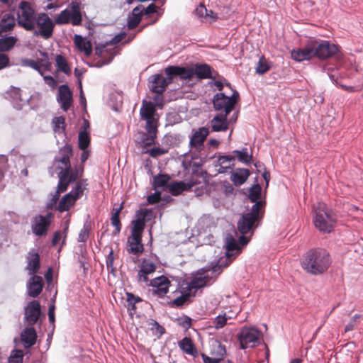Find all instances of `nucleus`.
<instances>
[{
    "instance_id": "4468645a",
    "label": "nucleus",
    "mask_w": 363,
    "mask_h": 363,
    "mask_svg": "<svg viewBox=\"0 0 363 363\" xmlns=\"http://www.w3.org/2000/svg\"><path fill=\"white\" fill-rule=\"evenodd\" d=\"M50 225V221L44 218V216L40 214L35 216L31 220L32 233L38 237L45 236Z\"/></svg>"
},
{
    "instance_id": "c756f323",
    "label": "nucleus",
    "mask_w": 363,
    "mask_h": 363,
    "mask_svg": "<svg viewBox=\"0 0 363 363\" xmlns=\"http://www.w3.org/2000/svg\"><path fill=\"white\" fill-rule=\"evenodd\" d=\"M141 240L142 238L136 235L128 238V243L129 247L128 248V252L136 256L140 255L144 250Z\"/></svg>"
},
{
    "instance_id": "a19ab883",
    "label": "nucleus",
    "mask_w": 363,
    "mask_h": 363,
    "mask_svg": "<svg viewBox=\"0 0 363 363\" xmlns=\"http://www.w3.org/2000/svg\"><path fill=\"white\" fill-rule=\"evenodd\" d=\"M87 180L82 179L79 180L76 183L75 187L70 191L72 192V196L76 200L79 199L84 193V191L86 189Z\"/></svg>"
},
{
    "instance_id": "f257e3e1",
    "label": "nucleus",
    "mask_w": 363,
    "mask_h": 363,
    "mask_svg": "<svg viewBox=\"0 0 363 363\" xmlns=\"http://www.w3.org/2000/svg\"><path fill=\"white\" fill-rule=\"evenodd\" d=\"M260 203H256L251 207L250 211L242 216L238 222V230L240 235L236 239L233 234L228 233L225 237V245L226 250L225 255L229 259L240 253L243 247L249 242L255 229L259 225L263 218L264 213L259 212Z\"/></svg>"
},
{
    "instance_id": "4c0bfd02",
    "label": "nucleus",
    "mask_w": 363,
    "mask_h": 363,
    "mask_svg": "<svg viewBox=\"0 0 363 363\" xmlns=\"http://www.w3.org/2000/svg\"><path fill=\"white\" fill-rule=\"evenodd\" d=\"M181 296L169 302V306L172 308L182 307L191 296L190 291L187 289H182Z\"/></svg>"
},
{
    "instance_id": "c9c22d12",
    "label": "nucleus",
    "mask_w": 363,
    "mask_h": 363,
    "mask_svg": "<svg viewBox=\"0 0 363 363\" xmlns=\"http://www.w3.org/2000/svg\"><path fill=\"white\" fill-rule=\"evenodd\" d=\"M232 154L235 155V158L237 157L240 162L245 165H249L252 162V155L249 154L247 147H243L240 150H233Z\"/></svg>"
},
{
    "instance_id": "473e14b6",
    "label": "nucleus",
    "mask_w": 363,
    "mask_h": 363,
    "mask_svg": "<svg viewBox=\"0 0 363 363\" xmlns=\"http://www.w3.org/2000/svg\"><path fill=\"white\" fill-rule=\"evenodd\" d=\"M147 133H143L141 138V143L145 146H150L155 144L157 138V126L145 127Z\"/></svg>"
},
{
    "instance_id": "9d476101",
    "label": "nucleus",
    "mask_w": 363,
    "mask_h": 363,
    "mask_svg": "<svg viewBox=\"0 0 363 363\" xmlns=\"http://www.w3.org/2000/svg\"><path fill=\"white\" fill-rule=\"evenodd\" d=\"M41 315L40 302L37 300L30 301L24 308V320L28 326H33Z\"/></svg>"
},
{
    "instance_id": "13d9d810",
    "label": "nucleus",
    "mask_w": 363,
    "mask_h": 363,
    "mask_svg": "<svg viewBox=\"0 0 363 363\" xmlns=\"http://www.w3.org/2000/svg\"><path fill=\"white\" fill-rule=\"evenodd\" d=\"M8 158L4 155H0V182L4 177L5 173L8 170Z\"/></svg>"
},
{
    "instance_id": "a878e982",
    "label": "nucleus",
    "mask_w": 363,
    "mask_h": 363,
    "mask_svg": "<svg viewBox=\"0 0 363 363\" xmlns=\"http://www.w3.org/2000/svg\"><path fill=\"white\" fill-rule=\"evenodd\" d=\"M21 337L24 347L28 348L35 344L37 334L33 326H28L22 331Z\"/></svg>"
},
{
    "instance_id": "0eeeda50",
    "label": "nucleus",
    "mask_w": 363,
    "mask_h": 363,
    "mask_svg": "<svg viewBox=\"0 0 363 363\" xmlns=\"http://www.w3.org/2000/svg\"><path fill=\"white\" fill-rule=\"evenodd\" d=\"M33 24L34 30L30 32L33 33L34 36H40L45 40L52 37L55 23L46 13H37Z\"/></svg>"
},
{
    "instance_id": "7c9ffc66",
    "label": "nucleus",
    "mask_w": 363,
    "mask_h": 363,
    "mask_svg": "<svg viewBox=\"0 0 363 363\" xmlns=\"http://www.w3.org/2000/svg\"><path fill=\"white\" fill-rule=\"evenodd\" d=\"M16 18L13 14L6 13L0 21V35L3 33L11 31L16 26Z\"/></svg>"
},
{
    "instance_id": "f8f14e48",
    "label": "nucleus",
    "mask_w": 363,
    "mask_h": 363,
    "mask_svg": "<svg viewBox=\"0 0 363 363\" xmlns=\"http://www.w3.org/2000/svg\"><path fill=\"white\" fill-rule=\"evenodd\" d=\"M172 83L171 77L164 78L161 74H155L148 79V87L155 94H163L167 86Z\"/></svg>"
},
{
    "instance_id": "49530a36",
    "label": "nucleus",
    "mask_w": 363,
    "mask_h": 363,
    "mask_svg": "<svg viewBox=\"0 0 363 363\" xmlns=\"http://www.w3.org/2000/svg\"><path fill=\"white\" fill-rule=\"evenodd\" d=\"M148 325L150 327V330L155 335L160 337L165 333L164 328L160 325L159 323L154 319H150L148 320Z\"/></svg>"
},
{
    "instance_id": "09e8293b",
    "label": "nucleus",
    "mask_w": 363,
    "mask_h": 363,
    "mask_svg": "<svg viewBox=\"0 0 363 363\" xmlns=\"http://www.w3.org/2000/svg\"><path fill=\"white\" fill-rule=\"evenodd\" d=\"M91 230V223L88 221L84 223L82 229L79 233L77 241L79 242H85L89 237V231Z\"/></svg>"
},
{
    "instance_id": "b1692460",
    "label": "nucleus",
    "mask_w": 363,
    "mask_h": 363,
    "mask_svg": "<svg viewBox=\"0 0 363 363\" xmlns=\"http://www.w3.org/2000/svg\"><path fill=\"white\" fill-rule=\"evenodd\" d=\"M225 113L216 114L210 121L212 132H223L228 129L229 121Z\"/></svg>"
},
{
    "instance_id": "f3484780",
    "label": "nucleus",
    "mask_w": 363,
    "mask_h": 363,
    "mask_svg": "<svg viewBox=\"0 0 363 363\" xmlns=\"http://www.w3.org/2000/svg\"><path fill=\"white\" fill-rule=\"evenodd\" d=\"M167 76L171 77H179L181 79H191L195 75L194 69L179 66H168L164 69Z\"/></svg>"
},
{
    "instance_id": "f704fd0d",
    "label": "nucleus",
    "mask_w": 363,
    "mask_h": 363,
    "mask_svg": "<svg viewBox=\"0 0 363 363\" xmlns=\"http://www.w3.org/2000/svg\"><path fill=\"white\" fill-rule=\"evenodd\" d=\"M180 348L186 353L195 357L198 352L191 338L185 337L179 342Z\"/></svg>"
},
{
    "instance_id": "69168bd1",
    "label": "nucleus",
    "mask_w": 363,
    "mask_h": 363,
    "mask_svg": "<svg viewBox=\"0 0 363 363\" xmlns=\"http://www.w3.org/2000/svg\"><path fill=\"white\" fill-rule=\"evenodd\" d=\"M60 194H57V191L56 190L55 194L52 195V198L46 204V207L48 209H52L54 207L56 206L57 202L60 198Z\"/></svg>"
},
{
    "instance_id": "680f3d73",
    "label": "nucleus",
    "mask_w": 363,
    "mask_h": 363,
    "mask_svg": "<svg viewBox=\"0 0 363 363\" xmlns=\"http://www.w3.org/2000/svg\"><path fill=\"white\" fill-rule=\"evenodd\" d=\"M141 18L137 16H131L128 18V28L130 30L134 29L140 23Z\"/></svg>"
},
{
    "instance_id": "5701e85b",
    "label": "nucleus",
    "mask_w": 363,
    "mask_h": 363,
    "mask_svg": "<svg viewBox=\"0 0 363 363\" xmlns=\"http://www.w3.org/2000/svg\"><path fill=\"white\" fill-rule=\"evenodd\" d=\"M156 269V265L150 259H144L140 264V269L138 273V281L147 284L150 279L148 274L153 273Z\"/></svg>"
},
{
    "instance_id": "774afa93",
    "label": "nucleus",
    "mask_w": 363,
    "mask_h": 363,
    "mask_svg": "<svg viewBox=\"0 0 363 363\" xmlns=\"http://www.w3.org/2000/svg\"><path fill=\"white\" fill-rule=\"evenodd\" d=\"M161 198V193L158 191H156L154 194H152L147 196V201L150 204H154L157 203Z\"/></svg>"
},
{
    "instance_id": "052dcab7",
    "label": "nucleus",
    "mask_w": 363,
    "mask_h": 363,
    "mask_svg": "<svg viewBox=\"0 0 363 363\" xmlns=\"http://www.w3.org/2000/svg\"><path fill=\"white\" fill-rule=\"evenodd\" d=\"M113 261H114L113 251L112 249H111L108 255L106 257V265L108 270L111 269V272L112 273H113L115 271L114 267H113Z\"/></svg>"
},
{
    "instance_id": "3c124183",
    "label": "nucleus",
    "mask_w": 363,
    "mask_h": 363,
    "mask_svg": "<svg viewBox=\"0 0 363 363\" xmlns=\"http://www.w3.org/2000/svg\"><path fill=\"white\" fill-rule=\"evenodd\" d=\"M23 350H13L8 358V363H23Z\"/></svg>"
},
{
    "instance_id": "bf43d9fd",
    "label": "nucleus",
    "mask_w": 363,
    "mask_h": 363,
    "mask_svg": "<svg viewBox=\"0 0 363 363\" xmlns=\"http://www.w3.org/2000/svg\"><path fill=\"white\" fill-rule=\"evenodd\" d=\"M239 99V94L237 91H234L232 96L230 97L228 96L227 102H228V106L227 107V109L228 111H232L236 103L238 102Z\"/></svg>"
},
{
    "instance_id": "a211bd4d",
    "label": "nucleus",
    "mask_w": 363,
    "mask_h": 363,
    "mask_svg": "<svg viewBox=\"0 0 363 363\" xmlns=\"http://www.w3.org/2000/svg\"><path fill=\"white\" fill-rule=\"evenodd\" d=\"M209 354L213 362L208 363H219L226 355L225 346L217 340L209 342Z\"/></svg>"
},
{
    "instance_id": "8fccbe9b",
    "label": "nucleus",
    "mask_w": 363,
    "mask_h": 363,
    "mask_svg": "<svg viewBox=\"0 0 363 363\" xmlns=\"http://www.w3.org/2000/svg\"><path fill=\"white\" fill-rule=\"evenodd\" d=\"M79 147L82 150H86L90 143L89 133L83 130L79 133Z\"/></svg>"
},
{
    "instance_id": "6ab92c4d",
    "label": "nucleus",
    "mask_w": 363,
    "mask_h": 363,
    "mask_svg": "<svg viewBox=\"0 0 363 363\" xmlns=\"http://www.w3.org/2000/svg\"><path fill=\"white\" fill-rule=\"evenodd\" d=\"M154 289V293L159 296H164L169 291L170 281L167 277L162 275L150 280L147 283Z\"/></svg>"
},
{
    "instance_id": "bb28decb",
    "label": "nucleus",
    "mask_w": 363,
    "mask_h": 363,
    "mask_svg": "<svg viewBox=\"0 0 363 363\" xmlns=\"http://www.w3.org/2000/svg\"><path fill=\"white\" fill-rule=\"evenodd\" d=\"M262 188L260 185L257 183L254 184L250 189L249 191V199L251 202L256 204V203H260L262 206L259 208V212H262L264 213V208H265V201L260 200L261 197Z\"/></svg>"
},
{
    "instance_id": "2f4dec72",
    "label": "nucleus",
    "mask_w": 363,
    "mask_h": 363,
    "mask_svg": "<svg viewBox=\"0 0 363 363\" xmlns=\"http://www.w3.org/2000/svg\"><path fill=\"white\" fill-rule=\"evenodd\" d=\"M74 41L77 49L79 51L83 52L85 55L89 56L91 54L92 48L89 40H87L80 35L76 34L74 35Z\"/></svg>"
},
{
    "instance_id": "20e7f679",
    "label": "nucleus",
    "mask_w": 363,
    "mask_h": 363,
    "mask_svg": "<svg viewBox=\"0 0 363 363\" xmlns=\"http://www.w3.org/2000/svg\"><path fill=\"white\" fill-rule=\"evenodd\" d=\"M332 263L328 251L323 247H315L308 250L302 257L301 267L311 275H320L329 269Z\"/></svg>"
},
{
    "instance_id": "dca6fc26",
    "label": "nucleus",
    "mask_w": 363,
    "mask_h": 363,
    "mask_svg": "<svg viewBox=\"0 0 363 363\" xmlns=\"http://www.w3.org/2000/svg\"><path fill=\"white\" fill-rule=\"evenodd\" d=\"M291 57L296 62L310 60L315 57L312 40L309 41L303 48L293 49L291 52Z\"/></svg>"
},
{
    "instance_id": "e2e57ef3",
    "label": "nucleus",
    "mask_w": 363,
    "mask_h": 363,
    "mask_svg": "<svg viewBox=\"0 0 363 363\" xmlns=\"http://www.w3.org/2000/svg\"><path fill=\"white\" fill-rule=\"evenodd\" d=\"M70 20L73 26L80 25L82 21L81 12H70Z\"/></svg>"
},
{
    "instance_id": "1a4fd4ad",
    "label": "nucleus",
    "mask_w": 363,
    "mask_h": 363,
    "mask_svg": "<svg viewBox=\"0 0 363 363\" xmlns=\"http://www.w3.org/2000/svg\"><path fill=\"white\" fill-rule=\"evenodd\" d=\"M312 42L314 48V55L320 60H326L339 52L337 45L328 40H323L320 43L317 40H312Z\"/></svg>"
},
{
    "instance_id": "4be33fe9",
    "label": "nucleus",
    "mask_w": 363,
    "mask_h": 363,
    "mask_svg": "<svg viewBox=\"0 0 363 363\" xmlns=\"http://www.w3.org/2000/svg\"><path fill=\"white\" fill-rule=\"evenodd\" d=\"M43 284L41 277L32 275L26 285L28 295L33 298L38 297L42 292Z\"/></svg>"
},
{
    "instance_id": "864d4df0",
    "label": "nucleus",
    "mask_w": 363,
    "mask_h": 363,
    "mask_svg": "<svg viewBox=\"0 0 363 363\" xmlns=\"http://www.w3.org/2000/svg\"><path fill=\"white\" fill-rule=\"evenodd\" d=\"M235 161V155L233 154L225 155H219L218 158V162L220 165H229L230 167L234 166Z\"/></svg>"
},
{
    "instance_id": "f03ea898",
    "label": "nucleus",
    "mask_w": 363,
    "mask_h": 363,
    "mask_svg": "<svg viewBox=\"0 0 363 363\" xmlns=\"http://www.w3.org/2000/svg\"><path fill=\"white\" fill-rule=\"evenodd\" d=\"M233 262L225 255L220 257L217 261L211 262V266L201 269V272L194 277L189 283L182 285V289H187L191 291L192 289H199L214 282L217 277L223 270L228 267Z\"/></svg>"
},
{
    "instance_id": "5fc2aeb1",
    "label": "nucleus",
    "mask_w": 363,
    "mask_h": 363,
    "mask_svg": "<svg viewBox=\"0 0 363 363\" xmlns=\"http://www.w3.org/2000/svg\"><path fill=\"white\" fill-rule=\"evenodd\" d=\"M21 65L24 67H30L36 70L41 76L43 75V72L38 63L32 59H23L21 60Z\"/></svg>"
},
{
    "instance_id": "423d86ee",
    "label": "nucleus",
    "mask_w": 363,
    "mask_h": 363,
    "mask_svg": "<svg viewBox=\"0 0 363 363\" xmlns=\"http://www.w3.org/2000/svg\"><path fill=\"white\" fill-rule=\"evenodd\" d=\"M18 11L16 13V22L19 27L23 28L26 31L34 30L33 20L37 14L31 4L27 1H21L18 4Z\"/></svg>"
},
{
    "instance_id": "6e6552de",
    "label": "nucleus",
    "mask_w": 363,
    "mask_h": 363,
    "mask_svg": "<svg viewBox=\"0 0 363 363\" xmlns=\"http://www.w3.org/2000/svg\"><path fill=\"white\" fill-rule=\"evenodd\" d=\"M261 331L255 327H243L238 335L241 349L254 347L259 344Z\"/></svg>"
},
{
    "instance_id": "a18cd8bd",
    "label": "nucleus",
    "mask_w": 363,
    "mask_h": 363,
    "mask_svg": "<svg viewBox=\"0 0 363 363\" xmlns=\"http://www.w3.org/2000/svg\"><path fill=\"white\" fill-rule=\"evenodd\" d=\"M169 179L170 177L167 174H159L158 175L154 177L153 187L157 189L166 186Z\"/></svg>"
},
{
    "instance_id": "39448f33",
    "label": "nucleus",
    "mask_w": 363,
    "mask_h": 363,
    "mask_svg": "<svg viewBox=\"0 0 363 363\" xmlns=\"http://www.w3.org/2000/svg\"><path fill=\"white\" fill-rule=\"evenodd\" d=\"M313 223L317 229L323 233H330L335 227L336 218L333 211L324 203H318L313 207Z\"/></svg>"
},
{
    "instance_id": "58836bf2",
    "label": "nucleus",
    "mask_w": 363,
    "mask_h": 363,
    "mask_svg": "<svg viewBox=\"0 0 363 363\" xmlns=\"http://www.w3.org/2000/svg\"><path fill=\"white\" fill-rule=\"evenodd\" d=\"M52 123L55 134L65 135V119L63 116L54 117Z\"/></svg>"
},
{
    "instance_id": "338daca9",
    "label": "nucleus",
    "mask_w": 363,
    "mask_h": 363,
    "mask_svg": "<svg viewBox=\"0 0 363 363\" xmlns=\"http://www.w3.org/2000/svg\"><path fill=\"white\" fill-rule=\"evenodd\" d=\"M194 13L198 18H205V14L207 13V9L203 4H201L196 8Z\"/></svg>"
},
{
    "instance_id": "4d7b16f0",
    "label": "nucleus",
    "mask_w": 363,
    "mask_h": 363,
    "mask_svg": "<svg viewBox=\"0 0 363 363\" xmlns=\"http://www.w3.org/2000/svg\"><path fill=\"white\" fill-rule=\"evenodd\" d=\"M228 319V317H227L225 313H223V315L219 314L217 315L213 320L215 328H223L226 325Z\"/></svg>"
},
{
    "instance_id": "7ed1b4c3",
    "label": "nucleus",
    "mask_w": 363,
    "mask_h": 363,
    "mask_svg": "<svg viewBox=\"0 0 363 363\" xmlns=\"http://www.w3.org/2000/svg\"><path fill=\"white\" fill-rule=\"evenodd\" d=\"M59 154V157H55L54 162L57 163V169L59 170L57 172L59 181L56 190L57 194H61L67 190L71 183L76 182L78 174L73 173L70 163V157L73 154L72 145L66 144L60 149Z\"/></svg>"
},
{
    "instance_id": "c03bdc74",
    "label": "nucleus",
    "mask_w": 363,
    "mask_h": 363,
    "mask_svg": "<svg viewBox=\"0 0 363 363\" xmlns=\"http://www.w3.org/2000/svg\"><path fill=\"white\" fill-rule=\"evenodd\" d=\"M55 61L57 70L62 72L65 74H69L70 73V68L65 57L61 55H57L56 56Z\"/></svg>"
},
{
    "instance_id": "de8ad7c7",
    "label": "nucleus",
    "mask_w": 363,
    "mask_h": 363,
    "mask_svg": "<svg viewBox=\"0 0 363 363\" xmlns=\"http://www.w3.org/2000/svg\"><path fill=\"white\" fill-rule=\"evenodd\" d=\"M186 189V185L184 182H174L169 185V191L174 196H177Z\"/></svg>"
},
{
    "instance_id": "e433bc0d",
    "label": "nucleus",
    "mask_w": 363,
    "mask_h": 363,
    "mask_svg": "<svg viewBox=\"0 0 363 363\" xmlns=\"http://www.w3.org/2000/svg\"><path fill=\"white\" fill-rule=\"evenodd\" d=\"M194 70L199 79H212L211 68L207 64L197 65Z\"/></svg>"
},
{
    "instance_id": "412c9836",
    "label": "nucleus",
    "mask_w": 363,
    "mask_h": 363,
    "mask_svg": "<svg viewBox=\"0 0 363 363\" xmlns=\"http://www.w3.org/2000/svg\"><path fill=\"white\" fill-rule=\"evenodd\" d=\"M72 94L68 85L62 84L58 89L57 101L60 104L61 108L67 111L71 106Z\"/></svg>"
},
{
    "instance_id": "603ef678",
    "label": "nucleus",
    "mask_w": 363,
    "mask_h": 363,
    "mask_svg": "<svg viewBox=\"0 0 363 363\" xmlns=\"http://www.w3.org/2000/svg\"><path fill=\"white\" fill-rule=\"evenodd\" d=\"M70 21V11L67 9H65L58 16L55 20V23L57 25H62L68 23Z\"/></svg>"
},
{
    "instance_id": "6e6d98bb",
    "label": "nucleus",
    "mask_w": 363,
    "mask_h": 363,
    "mask_svg": "<svg viewBox=\"0 0 363 363\" xmlns=\"http://www.w3.org/2000/svg\"><path fill=\"white\" fill-rule=\"evenodd\" d=\"M323 70L326 72L330 79L334 83L337 84L338 70L336 67H330L328 65L323 67Z\"/></svg>"
},
{
    "instance_id": "aec40b11",
    "label": "nucleus",
    "mask_w": 363,
    "mask_h": 363,
    "mask_svg": "<svg viewBox=\"0 0 363 363\" xmlns=\"http://www.w3.org/2000/svg\"><path fill=\"white\" fill-rule=\"evenodd\" d=\"M190 137L189 145L196 150H201L203 146V142L209 134V130L206 127H201L197 130H192Z\"/></svg>"
},
{
    "instance_id": "0e129e2a",
    "label": "nucleus",
    "mask_w": 363,
    "mask_h": 363,
    "mask_svg": "<svg viewBox=\"0 0 363 363\" xmlns=\"http://www.w3.org/2000/svg\"><path fill=\"white\" fill-rule=\"evenodd\" d=\"M145 18L150 17L151 14L157 13H158V11L157 9V6L153 3L149 4L146 9H143Z\"/></svg>"
},
{
    "instance_id": "cd10ccee",
    "label": "nucleus",
    "mask_w": 363,
    "mask_h": 363,
    "mask_svg": "<svg viewBox=\"0 0 363 363\" xmlns=\"http://www.w3.org/2000/svg\"><path fill=\"white\" fill-rule=\"evenodd\" d=\"M250 174L247 169L238 168L231 173L230 179L235 186H239L246 182Z\"/></svg>"
},
{
    "instance_id": "72a5a7b5",
    "label": "nucleus",
    "mask_w": 363,
    "mask_h": 363,
    "mask_svg": "<svg viewBox=\"0 0 363 363\" xmlns=\"http://www.w3.org/2000/svg\"><path fill=\"white\" fill-rule=\"evenodd\" d=\"M76 201L77 200L72 196V192H69L62 196L57 206V209L60 212L67 211L74 206Z\"/></svg>"
},
{
    "instance_id": "ea45409f",
    "label": "nucleus",
    "mask_w": 363,
    "mask_h": 363,
    "mask_svg": "<svg viewBox=\"0 0 363 363\" xmlns=\"http://www.w3.org/2000/svg\"><path fill=\"white\" fill-rule=\"evenodd\" d=\"M18 39L15 36L0 38V52L10 50L16 43Z\"/></svg>"
},
{
    "instance_id": "79ce46f5",
    "label": "nucleus",
    "mask_w": 363,
    "mask_h": 363,
    "mask_svg": "<svg viewBox=\"0 0 363 363\" xmlns=\"http://www.w3.org/2000/svg\"><path fill=\"white\" fill-rule=\"evenodd\" d=\"M123 208V203L117 208H113V213L111 216V225L115 228L116 233H119L121 230V223L119 219V214Z\"/></svg>"
},
{
    "instance_id": "393cba45",
    "label": "nucleus",
    "mask_w": 363,
    "mask_h": 363,
    "mask_svg": "<svg viewBox=\"0 0 363 363\" xmlns=\"http://www.w3.org/2000/svg\"><path fill=\"white\" fill-rule=\"evenodd\" d=\"M40 267V255L35 249H31L27 256L26 269L28 271V274L35 275Z\"/></svg>"
},
{
    "instance_id": "c85d7f7f",
    "label": "nucleus",
    "mask_w": 363,
    "mask_h": 363,
    "mask_svg": "<svg viewBox=\"0 0 363 363\" xmlns=\"http://www.w3.org/2000/svg\"><path fill=\"white\" fill-rule=\"evenodd\" d=\"M228 96L223 92L217 93L214 95L213 99V105L216 111H223L225 114H229L231 111H228L227 107L228 102H227Z\"/></svg>"
},
{
    "instance_id": "2eb2a0df",
    "label": "nucleus",
    "mask_w": 363,
    "mask_h": 363,
    "mask_svg": "<svg viewBox=\"0 0 363 363\" xmlns=\"http://www.w3.org/2000/svg\"><path fill=\"white\" fill-rule=\"evenodd\" d=\"M177 138L178 135H166L162 139V143L166 144V147H153L150 150H147L145 152L148 153L152 157L157 158L167 153L170 147L176 144Z\"/></svg>"
},
{
    "instance_id": "9b49d317",
    "label": "nucleus",
    "mask_w": 363,
    "mask_h": 363,
    "mask_svg": "<svg viewBox=\"0 0 363 363\" xmlns=\"http://www.w3.org/2000/svg\"><path fill=\"white\" fill-rule=\"evenodd\" d=\"M140 115L141 119L146 121L145 127L157 126V119L155 118L157 115L155 105L152 102L143 100L140 109Z\"/></svg>"
},
{
    "instance_id": "37998d69",
    "label": "nucleus",
    "mask_w": 363,
    "mask_h": 363,
    "mask_svg": "<svg viewBox=\"0 0 363 363\" xmlns=\"http://www.w3.org/2000/svg\"><path fill=\"white\" fill-rule=\"evenodd\" d=\"M271 68V63L267 61L264 56H262L255 68L256 73L262 75L269 71Z\"/></svg>"
},
{
    "instance_id": "ddd939ff",
    "label": "nucleus",
    "mask_w": 363,
    "mask_h": 363,
    "mask_svg": "<svg viewBox=\"0 0 363 363\" xmlns=\"http://www.w3.org/2000/svg\"><path fill=\"white\" fill-rule=\"evenodd\" d=\"M152 216L151 210L145 209L140 210L136 213V220L132 221L133 227L131 230V235H138L142 238V233L145 227V220L147 218V220L150 219Z\"/></svg>"
}]
</instances>
